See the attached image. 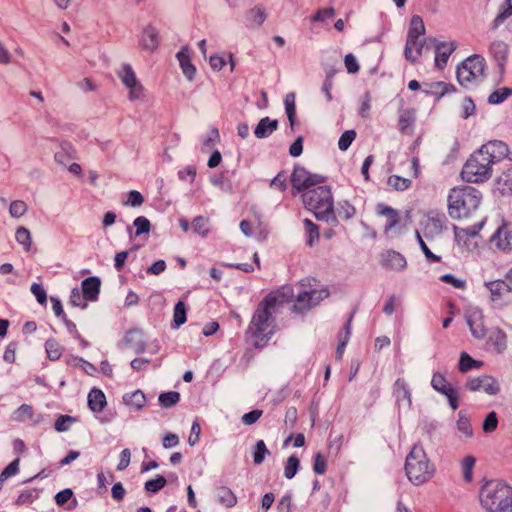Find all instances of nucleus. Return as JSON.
<instances>
[{"mask_svg":"<svg viewBox=\"0 0 512 512\" xmlns=\"http://www.w3.org/2000/svg\"><path fill=\"white\" fill-rule=\"evenodd\" d=\"M15 240L22 246L25 252H29L31 250L32 236L26 227L20 226L16 229Z\"/></svg>","mask_w":512,"mask_h":512,"instance_id":"c9c22d12","label":"nucleus"},{"mask_svg":"<svg viewBox=\"0 0 512 512\" xmlns=\"http://www.w3.org/2000/svg\"><path fill=\"white\" fill-rule=\"evenodd\" d=\"M388 185L396 191H404L411 186V180L398 175H392L388 178Z\"/></svg>","mask_w":512,"mask_h":512,"instance_id":"09e8293b","label":"nucleus"},{"mask_svg":"<svg viewBox=\"0 0 512 512\" xmlns=\"http://www.w3.org/2000/svg\"><path fill=\"white\" fill-rule=\"evenodd\" d=\"M511 94H512V89L506 88V87L500 88L498 90H495L494 92H492L489 95L488 102L490 104H494V105L500 104L505 99H507V97Z\"/></svg>","mask_w":512,"mask_h":512,"instance_id":"603ef678","label":"nucleus"},{"mask_svg":"<svg viewBox=\"0 0 512 512\" xmlns=\"http://www.w3.org/2000/svg\"><path fill=\"white\" fill-rule=\"evenodd\" d=\"M511 153L501 162L500 170L494 172H500L496 177V188L502 195L512 194V157Z\"/></svg>","mask_w":512,"mask_h":512,"instance_id":"f8f14e48","label":"nucleus"},{"mask_svg":"<svg viewBox=\"0 0 512 512\" xmlns=\"http://www.w3.org/2000/svg\"><path fill=\"white\" fill-rule=\"evenodd\" d=\"M158 401L162 407L170 408L180 401V393L177 391L161 393L158 397Z\"/></svg>","mask_w":512,"mask_h":512,"instance_id":"c03bdc74","label":"nucleus"},{"mask_svg":"<svg viewBox=\"0 0 512 512\" xmlns=\"http://www.w3.org/2000/svg\"><path fill=\"white\" fill-rule=\"evenodd\" d=\"M510 154L508 146L499 140L489 141L475 151L466 161L461 175L470 183L488 180L495 170H500L501 162Z\"/></svg>","mask_w":512,"mask_h":512,"instance_id":"f257e3e1","label":"nucleus"},{"mask_svg":"<svg viewBox=\"0 0 512 512\" xmlns=\"http://www.w3.org/2000/svg\"><path fill=\"white\" fill-rule=\"evenodd\" d=\"M192 228L196 234L206 236L209 232V220L203 216H198L193 220Z\"/></svg>","mask_w":512,"mask_h":512,"instance_id":"864d4df0","label":"nucleus"},{"mask_svg":"<svg viewBox=\"0 0 512 512\" xmlns=\"http://www.w3.org/2000/svg\"><path fill=\"white\" fill-rule=\"evenodd\" d=\"M475 360L466 352H462L459 360V370L462 373H465L471 369H473V365Z\"/></svg>","mask_w":512,"mask_h":512,"instance_id":"69168bd1","label":"nucleus"},{"mask_svg":"<svg viewBox=\"0 0 512 512\" xmlns=\"http://www.w3.org/2000/svg\"><path fill=\"white\" fill-rule=\"evenodd\" d=\"M182 73L188 81H193L196 75V67L191 62V49L183 46L176 54Z\"/></svg>","mask_w":512,"mask_h":512,"instance_id":"f3484780","label":"nucleus"},{"mask_svg":"<svg viewBox=\"0 0 512 512\" xmlns=\"http://www.w3.org/2000/svg\"><path fill=\"white\" fill-rule=\"evenodd\" d=\"M122 84L129 90L128 99L130 101L140 100L144 97V87L137 79L136 74L130 64L123 63L116 71Z\"/></svg>","mask_w":512,"mask_h":512,"instance_id":"6e6552de","label":"nucleus"},{"mask_svg":"<svg viewBox=\"0 0 512 512\" xmlns=\"http://www.w3.org/2000/svg\"><path fill=\"white\" fill-rule=\"evenodd\" d=\"M45 351L51 361H56L62 356L63 347L56 339L49 338L45 342Z\"/></svg>","mask_w":512,"mask_h":512,"instance_id":"4c0bfd02","label":"nucleus"},{"mask_svg":"<svg viewBox=\"0 0 512 512\" xmlns=\"http://www.w3.org/2000/svg\"><path fill=\"white\" fill-rule=\"evenodd\" d=\"M30 291L35 296V298L39 304L43 305L46 303L47 293L41 284L32 283V285L30 287Z\"/></svg>","mask_w":512,"mask_h":512,"instance_id":"e2e57ef3","label":"nucleus"},{"mask_svg":"<svg viewBox=\"0 0 512 512\" xmlns=\"http://www.w3.org/2000/svg\"><path fill=\"white\" fill-rule=\"evenodd\" d=\"M140 43L143 49L151 52L155 51L159 46L157 29L152 25L146 26L141 34Z\"/></svg>","mask_w":512,"mask_h":512,"instance_id":"4be33fe9","label":"nucleus"},{"mask_svg":"<svg viewBox=\"0 0 512 512\" xmlns=\"http://www.w3.org/2000/svg\"><path fill=\"white\" fill-rule=\"evenodd\" d=\"M485 59L478 54L466 58L456 70L459 84L465 88L478 86L485 78Z\"/></svg>","mask_w":512,"mask_h":512,"instance_id":"0eeeda50","label":"nucleus"},{"mask_svg":"<svg viewBox=\"0 0 512 512\" xmlns=\"http://www.w3.org/2000/svg\"><path fill=\"white\" fill-rule=\"evenodd\" d=\"M186 315L187 309L185 303L183 301L177 302L174 307L172 327L177 329L183 325L187 320Z\"/></svg>","mask_w":512,"mask_h":512,"instance_id":"ea45409f","label":"nucleus"},{"mask_svg":"<svg viewBox=\"0 0 512 512\" xmlns=\"http://www.w3.org/2000/svg\"><path fill=\"white\" fill-rule=\"evenodd\" d=\"M167 481L162 475H157L156 478L145 482L144 488L147 492L157 493L165 487Z\"/></svg>","mask_w":512,"mask_h":512,"instance_id":"8fccbe9b","label":"nucleus"},{"mask_svg":"<svg viewBox=\"0 0 512 512\" xmlns=\"http://www.w3.org/2000/svg\"><path fill=\"white\" fill-rule=\"evenodd\" d=\"M425 33V26L423 19L419 15H414L410 21V27L407 36L421 37Z\"/></svg>","mask_w":512,"mask_h":512,"instance_id":"79ce46f5","label":"nucleus"},{"mask_svg":"<svg viewBox=\"0 0 512 512\" xmlns=\"http://www.w3.org/2000/svg\"><path fill=\"white\" fill-rule=\"evenodd\" d=\"M125 404L131 406L135 410H140L144 407L146 398L142 391L136 390L132 393L125 394L123 397Z\"/></svg>","mask_w":512,"mask_h":512,"instance_id":"f704fd0d","label":"nucleus"},{"mask_svg":"<svg viewBox=\"0 0 512 512\" xmlns=\"http://www.w3.org/2000/svg\"><path fill=\"white\" fill-rule=\"evenodd\" d=\"M483 224L484 221H480L477 224L467 228H458L454 226L455 240L459 245L467 246V239L470 237H475L482 229Z\"/></svg>","mask_w":512,"mask_h":512,"instance_id":"bb28decb","label":"nucleus"},{"mask_svg":"<svg viewBox=\"0 0 512 512\" xmlns=\"http://www.w3.org/2000/svg\"><path fill=\"white\" fill-rule=\"evenodd\" d=\"M267 12L262 4H257L245 14V26L249 30H258L267 19Z\"/></svg>","mask_w":512,"mask_h":512,"instance_id":"dca6fc26","label":"nucleus"},{"mask_svg":"<svg viewBox=\"0 0 512 512\" xmlns=\"http://www.w3.org/2000/svg\"><path fill=\"white\" fill-rule=\"evenodd\" d=\"M466 388L472 392H484L488 395H497L500 392L498 381L489 375L470 378L466 382Z\"/></svg>","mask_w":512,"mask_h":512,"instance_id":"9b49d317","label":"nucleus"},{"mask_svg":"<svg viewBox=\"0 0 512 512\" xmlns=\"http://www.w3.org/2000/svg\"><path fill=\"white\" fill-rule=\"evenodd\" d=\"M303 203L318 220L329 222L334 219L333 198L329 186H318L302 195Z\"/></svg>","mask_w":512,"mask_h":512,"instance_id":"423d86ee","label":"nucleus"},{"mask_svg":"<svg viewBox=\"0 0 512 512\" xmlns=\"http://www.w3.org/2000/svg\"><path fill=\"white\" fill-rule=\"evenodd\" d=\"M465 319L474 338L483 339L486 336L487 330L484 326V316L481 309L477 307L470 308L466 311Z\"/></svg>","mask_w":512,"mask_h":512,"instance_id":"ddd939ff","label":"nucleus"},{"mask_svg":"<svg viewBox=\"0 0 512 512\" xmlns=\"http://www.w3.org/2000/svg\"><path fill=\"white\" fill-rule=\"evenodd\" d=\"M344 64H345L346 70L349 74H355L360 69V66L358 64L356 57L351 53H349L345 56Z\"/></svg>","mask_w":512,"mask_h":512,"instance_id":"338daca9","label":"nucleus"},{"mask_svg":"<svg viewBox=\"0 0 512 512\" xmlns=\"http://www.w3.org/2000/svg\"><path fill=\"white\" fill-rule=\"evenodd\" d=\"M106 405L105 394L100 390L93 388L88 394V406L93 412H101Z\"/></svg>","mask_w":512,"mask_h":512,"instance_id":"7c9ffc66","label":"nucleus"},{"mask_svg":"<svg viewBox=\"0 0 512 512\" xmlns=\"http://www.w3.org/2000/svg\"><path fill=\"white\" fill-rule=\"evenodd\" d=\"M424 42L425 40L420 37H412L411 39V36H407L404 50L405 58L408 61L415 63L417 60V56H419L422 52Z\"/></svg>","mask_w":512,"mask_h":512,"instance_id":"5701e85b","label":"nucleus"},{"mask_svg":"<svg viewBox=\"0 0 512 512\" xmlns=\"http://www.w3.org/2000/svg\"><path fill=\"white\" fill-rule=\"evenodd\" d=\"M476 463V459L472 455L465 456L460 465L465 482L470 483L473 480V469Z\"/></svg>","mask_w":512,"mask_h":512,"instance_id":"58836bf2","label":"nucleus"},{"mask_svg":"<svg viewBox=\"0 0 512 512\" xmlns=\"http://www.w3.org/2000/svg\"><path fill=\"white\" fill-rule=\"evenodd\" d=\"M393 393L399 407L410 409L412 405L411 391L404 379H397L393 386Z\"/></svg>","mask_w":512,"mask_h":512,"instance_id":"a211bd4d","label":"nucleus"},{"mask_svg":"<svg viewBox=\"0 0 512 512\" xmlns=\"http://www.w3.org/2000/svg\"><path fill=\"white\" fill-rule=\"evenodd\" d=\"M303 223L308 237L307 244L313 246L319 240V227L310 219H304Z\"/></svg>","mask_w":512,"mask_h":512,"instance_id":"37998d69","label":"nucleus"},{"mask_svg":"<svg viewBox=\"0 0 512 512\" xmlns=\"http://www.w3.org/2000/svg\"><path fill=\"white\" fill-rule=\"evenodd\" d=\"M100 279L98 277H88L82 281L81 291L85 300L94 301L97 299L100 291Z\"/></svg>","mask_w":512,"mask_h":512,"instance_id":"393cba45","label":"nucleus"},{"mask_svg":"<svg viewBox=\"0 0 512 512\" xmlns=\"http://www.w3.org/2000/svg\"><path fill=\"white\" fill-rule=\"evenodd\" d=\"M19 458L12 461L0 474V481L3 482L6 479L14 476L19 471Z\"/></svg>","mask_w":512,"mask_h":512,"instance_id":"680f3d73","label":"nucleus"},{"mask_svg":"<svg viewBox=\"0 0 512 512\" xmlns=\"http://www.w3.org/2000/svg\"><path fill=\"white\" fill-rule=\"evenodd\" d=\"M351 321L352 315L349 317L347 323L345 324L343 331H341L339 334V343L336 350V357L339 359L343 356L345 347L351 336Z\"/></svg>","mask_w":512,"mask_h":512,"instance_id":"72a5a7b5","label":"nucleus"},{"mask_svg":"<svg viewBox=\"0 0 512 512\" xmlns=\"http://www.w3.org/2000/svg\"><path fill=\"white\" fill-rule=\"evenodd\" d=\"M33 415V408L30 405L22 404L17 410L13 413V419L15 421H24L27 418H31Z\"/></svg>","mask_w":512,"mask_h":512,"instance_id":"4d7b16f0","label":"nucleus"},{"mask_svg":"<svg viewBox=\"0 0 512 512\" xmlns=\"http://www.w3.org/2000/svg\"><path fill=\"white\" fill-rule=\"evenodd\" d=\"M431 386L435 391L441 393L442 395H446L449 393V390L455 389L450 383H448L444 375L440 372H435L433 374L431 379Z\"/></svg>","mask_w":512,"mask_h":512,"instance_id":"473e14b6","label":"nucleus"},{"mask_svg":"<svg viewBox=\"0 0 512 512\" xmlns=\"http://www.w3.org/2000/svg\"><path fill=\"white\" fill-rule=\"evenodd\" d=\"M497 426H498L497 414H496V412L491 411L486 416V418L483 422V425H482V429L485 433H491L496 430Z\"/></svg>","mask_w":512,"mask_h":512,"instance_id":"bf43d9fd","label":"nucleus"},{"mask_svg":"<svg viewBox=\"0 0 512 512\" xmlns=\"http://www.w3.org/2000/svg\"><path fill=\"white\" fill-rule=\"evenodd\" d=\"M482 194L471 186L455 187L448 195V213L451 218L461 219L478 209Z\"/></svg>","mask_w":512,"mask_h":512,"instance_id":"7ed1b4c3","label":"nucleus"},{"mask_svg":"<svg viewBox=\"0 0 512 512\" xmlns=\"http://www.w3.org/2000/svg\"><path fill=\"white\" fill-rule=\"evenodd\" d=\"M216 497L219 504L228 508L235 506L237 503V497L233 491L226 486H221L216 489Z\"/></svg>","mask_w":512,"mask_h":512,"instance_id":"2f4dec72","label":"nucleus"},{"mask_svg":"<svg viewBox=\"0 0 512 512\" xmlns=\"http://www.w3.org/2000/svg\"><path fill=\"white\" fill-rule=\"evenodd\" d=\"M28 211V205L22 200H14L9 205V214L12 218H21Z\"/></svg>","mask_w":512,"mask_h":512,"instance_id":"a18cd8bd","label":"nucleus"},{"mask_svg":"<svg viewBox=\"0 0 512 512\" xmlns=\"http://www.w3.org/2000/svg\"><path fill=\"white\" fill-rule=\"evenodd\" d=\"M490 242L498 250L511 251L512 250V225L503 222L490 238Z\"/></svg>","mask_w":512,"mask_h":512,"instance_id":"4468645a","label":"nucleus"},{"mask_svg":"<svg viewBox=\"0 0 512 512\" xmlns=\"http://www.w3.org/2000/svg\"><path fill=\"white\" fill-rule=\"evenodd\" d=\"M300 461L295 455L288 457L284 467V477L292 479L298 472Z\"/></svg>","mask_w":512,"mask_h":512,"instance_id":"de8ad7c7","label":"nucleus"},{"mask_svg":"<svg viewBox=\"0 0 512 512\" xmlns=\"http://www.w3.org/2000/svg\"><path fill=\"white\" fill-rule=\"evenodd\" d=\"M377 213L387 218L386 224L384 226L385 234L392 232L400 222L399 212L383 203H379L377 205Z\"/></svg>","mask_w":512,"mask_h":512,"instance_id":"6ab92c4d","label":"nucleus"},{"mask_svg":"<svg viewBox=\"0 0 512 512\" xmlns=\"http://www.w3.org/2000/svg\"><path fill=\"white\" fill-rule=\"evenodd\" d=\"M83 299H84V296H83L82 291L78 288H73L70 293L69 303L72 306L81 307L82 309H86L87 303L84 302Z\"/></svg>","mask_w":512,"mask_h":512,"instance_id":"13d9d810","label":"nucleus"},{"mask_svg":"<svg viewBox=\"0 0 512 512\" xmlns=\"http://www.w3.org/2000/svg\"><path fill=\"white\" fill-rule=\"evenodd\" d=\"M381 264L383 267L395 271H402L407 266L405 257L393 250L386 251L382 254Z\"/></svg>","mask_w":512,"mask_h":512,"instance_id":"aec40b11","label":"nucleus"},{"mask_svg":"<svg viewBox=\"0 0 512 512\" xmlns=\"http://www.w3.org/2000/svg\"><path fill=\"white\" fill-rule=\"evenodd\" d=\"M285 112L288 117L290 127L293 130L296 122L295 94L293 92L286 94L284 99Z\"/></svg>","mask_w":512,"mask_h":512,"instance_id":"e433bc0d","label":"nucleus"},{"mask_svg":"<svg viewBox=\"0 0 512 512\" xmlns=\"http://www.w3.org/2000/svg\"><path fill=\"white\" fill-rule=\"evenodd\" d=\"M327 462L321 453L314 456L313 470L316 474L322 475L326 472Z\"/></svg>","mask_w":512,"mask_h":512,"instance_id":"774afa93","label":"nucleus"},{"mask_svg":"<svg viewBox=\"0 0 512 512\" xmlns=\"http://www.w3.org/2000/svg\"><path fill=\"white\" fill-rule=\"evenodd\" d=\"M414 121H415V117L411 112L405 111L404 113H402L399 118L400 131L403 133H410L412 130Z\"/></svg>","mask_w":512,"mask_h":512,"instance_id":"3c124183","label":"nucleus"},{"mask_svg":"<svg viewBox=\"0 0 512 512\" xmlns=\"http://www.w3.org/2000/svg\"><path fill=\"white\" fill-rule=\"evenodd\" d=\"M355 138L356 132L354 130L345 131L339 138L338 148L341 151H346L350 147L352 142L355 140Z\"/></svg>","mask_w":512,"mask_h":512,"instance_id":"6e6d98bb","label":"nucleus"},{"mask_svg":"<svg viewBox=\"0 0 512 512\" xmlns=\"http://www.w3.org/2000/svg\"><path fill=\"white\" fill-rule=\"evenodd\" d=\"M270 454V451L267 449L266 444L263 440L257 441L254 452H253V462L255 465H260L263 463L265 457Z\"/></svg>","mask_w":512,"mask_h":512,"instance_id":"49530a36","label":"nucleus"},{"mask_svg":"<svg viewBox=\"0 0 512 512\" xmlns=\"http://www.w3.org/2000/svg\"><path fill=\"white\" fill-rule=\"evenodd\" d=\"M278 120H272L269 117L260 119L254 129V135L258 139L268 138L274 131L278 129Z\"/></svg>","mask_w":512,"mask_h":512,"instance_id":"b1692460","label":"nucleus"},{"mask_svg":"<svg viewBox=\"0 0 512 512\" xmlns=\"http://www.w3.org/2000/svg\"><path fill=\"white\" fill-rule=\"evenodd\" d=\"M293 296L291 287L286 286L276 294H270L258 305L249 324L247 333L254 339L256 347H263L274 334L272 314L277 303Z\"/></svg>","mask_w":512,"mask_h":512,"instance_id":"f03ea898","label":"nucleus"},{"mask_svg":"<svg viewBox=\"0 0 512 512\" xmlns=\"http://www.w3.org/2000/svg\"><path fill=\"white\" fill-rule=\"evenodd\" d=\"M144 198L142 194L136 190H132L128 194V198L123 202L125 206L139 207L143 204Z\"/></svg>","mask_w":512,"mask_h":512,"instance_id":"0e129e2a","label":"nucleus"},{"mask_svg":"<svg viewBox=\"0 0 512 512\" xmlns=\"http://www.w3.org/2000/svg\"><path fill=\"white\" fill-rule=\"evenodd\" d=\"M405 472L409 481L414 485H421L433 476L435 468L421 445L415 444L407 455Z\"/></svg>","mask_w":512,"mask_h":512,"instance_id":"39448f33","label":"nucleus"},{"mask_svg":"<svg viewBox=\"0 0 512 512\" xmlns=\"http://www.w3.org/2000/svg\"><path fill=\"white\" fill-rule=\"evenodd\" d=\"M490 53L497 61H503L508 53V45L504 41L495 40L490 45Z\"/></svg>","mask_w":512,"mask_h":512,"instance_id":"a19ab883","label":"nucleus"},{"mask_svg":"<svg viewBox=\"0 0 512 512\" xmlns=\"http://www.w3.org/2000/svg\"><path fill=\"white\" fill-rule=\"evenodd\" d=\"M455 42H440L435 46V66L439 69H443L450 55L456 49Z\"/></svg>","mask_w":512,"mask_h":512,"instance_id":"412c9836","label":"nucleus"},{"mask_svg":"<svg viewBox=\"0 0 512 512\" xmlns=\"http://www.w3.org/2000/svg\"><path fill=\"white\" fill-rule=\"evenodd\" d=\"M125 343L134 351L136 354H141L145 351V343L143 333L139 329H131L126 333Z\"/></svg>","mask_w":512,"mask_h":512,"instance_id":"a878e982","label":"nucleus"},{"mask_svg":"<svg viewBox=\"0 0 512 512\" xmlns=\"http://www.w3.org/2000/svg\"><path fill=\"white\" fill-rule=\"evenodd\" d=\"M324 180L321 175L312 174L300 166H296L291 175L292 186L298 191L310 190V187L323 183Z\"/></svg>","mask_w":512,"mask_h":512,"instance_id":"9d476101","label":"nucleus"},{"mask_svg":"<svg viewBox=\"0 0 512 512\" xmlns=\"http://www.w3.org/2000/svg\"><path fill=\"white\" fill-rule=\"evenodd\" d=\"M486 347L497 354L503 353L507 348V335L499 327L487 331Z\"/></svg>","mask_w":512,"mask_h":512,"instance_id":"2eb2a0df","label":"nucleus"},{"mask_svg":"<svg viewBox=\"0 0 512 512\" xmlns=\"http://www.w3.org/2000/svg\"><path fill=\"white\" fill-rule=\"evenodd\" d=\"M75 421V419L69 415H61L57 418L55 422V430L58 432H65L69 430L71 424Z\"/></svg>","mask_w":512,"mask_h":512,"instance_id":"052dcab7","label":"nucleus"},{"mask_svg":"<svg viewBox=\"0 0 512 512\" xmlns=\"http://www.w3.org/2000/svg\"><path fill=\"white\" fill-rule=\"evenodd\" d=\"M511 493L512 488L503 481H486L479 491L481 507L487 512H506L511 503L509 502Z\"/></svg>","mask_w":512,"mask_h":512,"instance_id":"20e7f679","label":"nucleus"},{"mask_svg":"<svg viewBox=\"0 0 512 512\" xmlns=\"http://www.w3.org/2000/svg\"><path fill=\"white\" fill-rule=\"evenodd\" d=\"M329 296L327 289H311L297 294L293 311L301 313L317 306L323 299Z\"/></svg>","mask_w":512,"mask_h":512,"instance_id":"1a4fd4ad","label":"nucleus"},{"mask_svg":"<svg viewBox=\"0 0 512 512\" xmlns=\"http://www.w3.org/2000/svg\"><path fill=\"white\" fill-rule=\"evenodd\" d=\"M487 288L491 294V300L493 302L499 301L504 295L510 293L512 289L503 280H495L486 283Z\"/></svg>","mask_w":512,"mask_h":512,"instance_id":"c85d7f7f","label":"nucleus"},{"mask_svg":"<svg viewBox=\"0 0 512 512\" xmlns=\"http://www.w3.org/2000/svg\"><path fill=\"white\" fill-rule=\"evenodd\" d=\"M133 226L136 229L135 236H140L145 233L148 234L151 229L150 221L144 216L135 218L133 221Z\"/></svg>","mask_w":512,"mask_h":512,"instance_id":"5fc2aeb1","label":"nucleus"},{"mask_svg":"<svg viewBox=\"0 0 512 512\" xmlns=\"http://www.w3.org/2000/svg\"><path fill=\"white\" fill-rule=\"evenodd\" d=\"M456 427L458 431V437L461 441L467 442L473 437L474 431L470 419L462 411L458 413Z\"/></svg>","mask_w":512,"mask_h":512,"instance_id":"cd10ccee","label":"nucleus"},{"mask_svg":"<svg viewBox=\"0 0 512 512\" xmlns=\"http://www.w3.org/2000/svg\"><path fill=\"white\" fill-rule=\"evenodd\" d=\"M512 15V0H504V2L499 6L498 13L494 20L491 23V29H498L507 18Z\"/></svg>","mask_w":512,"mask_h":512,"instance_id":"c756f323","label":"nucleus"}]
</instances>
